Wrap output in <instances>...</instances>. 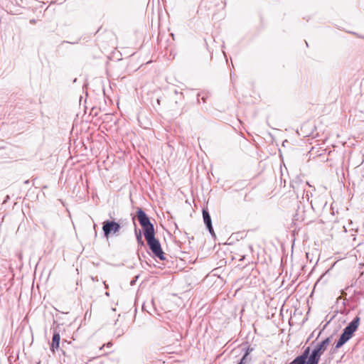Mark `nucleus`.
Wrapping results in <instances>:
<instances>
[{
    "label": "nucleus",
    "instance_id": "obj_1",
    "mask_svg": "<svg viewBox=\"0 0 364 364\" xmlns=\"http://www.w3.org/2000/svg\"><path fill=\"white\" fill-rule=\"evenodd\" d=\"M136 217L143 229L144 235L149 249L155 257H158L161 260H164L166 259L164 253L159 240L155 237L154 227L150 222L149 218L141 208H139L137 210Z\"/></svg>",
    "mask_w": 364,
    "mask_h": 364
},
{
    "label": "nucleus",
    "instance_id": "obj_2",
    "mask_svg": "<svg viewBox=\"0 0 364 364\" xmlns=\"http://www.w3.org/2000/svg\"><path fill=\"white\" fill-rule=\"evenodd\" d=\"M121 228V224L114 220H107L102 223V231L107 239L112 235H119Z\"/></svg>",
    "mask_w": 364,
    "mask_h": 364
},
{
    "label": "nucleus",
    "instance_id": "obj_3",
    "mask_svg": "<svg viewBox=\"0 0 364 364\" xmlns=\"http://www.w3.org/2000/svg\"><path fill=\"white\" fill-rule=\"evenodd\" d=\"M360 318L356 316L348 325L343 329V332L352 337L353 333L357 330L359 324Z\"/></svg>",
    "mask_w": 364,
    "mask_h": 364
},
{
    "label": "nucleus",
    "instance_id": "obj_4",
    "mask_svg": "<svg viewBox=\"0 0 364 364\" xmlns=\"http://www.w3.org/2000/svg\"><path fill=\"white\" fill-rule=\"evenodd\" d=\"M203 218L204 223L208 230L209 232L213 235L215 236V232L213 230V228L212 225V220L210 215L209 214V212L206 209H203Z\"/></svg>",
    "mask_w": 364,
    "mask_h": 364
},
{
    "label": "nucleus",
    "instance_id": "obj_5",
    "mask_svg": "<svg viewBox=\"0 0 364 364\" xmlns=\"http://www.w3.org/2000/svg\"><path fill=\"white\" fill-rule=\"evenodd\" d=\"M60 341V333H59V332L55 331L53 333L52 343L50 345V350L52 352L54 353L55 349H58L59 348Z\"/></svg>",
    "mask_w": 364,
    "mask_h": 364
},
{
    "label": "nucleus",
    "instance_id": "obj_6",
    "mask_svg": "<svg viewBox=\"0 0 364 364\" xmlns=\"http://www.w3.org/2000/svg\"><path fill=\"white\" fill-rule=\"evenodd\" d=\"M321 354L316 351L314 349L311 353L306 364H318Z\"/></svg>",
    "mask_w": 364,
    "mask_h": 364
},
{
    "label": "nucleus",
    "instance_id": "obj_7",
    "mask_svg": "<svg viewBox=\"0 0 364 364\" xmlns=\"http://www.w3.org/2000/svg\"><path fill=\"white\" fill-rule=\"evenodd\" d=\"M330 343V338H327L323 341H321L320 343H318L315 348L314 350L319 353L320 354H323V352L326 350L327 346Z\"/></svg>",
    "mask_w": 364,
    "mask_h": 364
},
{
    "label": "nucleus",
    "instance_id": "obj_8",
    "mask_svg": "<svg viewBox=\"0 0 364 364\" xmlns=\"http://www.w3.org/2000/svg\"><path fill=\"white\" fill-rule=\"evenodd\" d=\"M351 338V336H350L349 335L346 334V333H344L343 331V333H341L338 341H337L336 344V346H335V348H341L343 345H344L350 338Z\"/></svg>",
    "mask_w": 364,
    "mask_h": 364
},
{
    "label": "nucleus",
    "instance_id": "obj_9",
    "mask_svg": "<svg viewBox=\"0 0 364 364\" xmlns=\"http://www.w3.org/2000/svg\"><path fill=\"white\" fill-rule=\"evenodd\" d=\"M310 355V348L307 347L301 355L296 357V359H298L299 361H301L302 363L306 364V360H308L309 357Z\"/></svg>",
    "mask_w": 364,
    "mask_h": 364
},
{
    "label": "nucleus",
    "instance_id": "obj_10",
    "mask_svg": "<svg viewBox=\"0 0 364 364\" xmlns=\"http://www.w3.org/2000/svg\"><path fill=\"white\" fill-rule=\"evenodd\" d=\"M135 234H136V237L138 245L140 246L144 245V242L142 240L141 231L135 229Z\"/></svg>",
    "mask_w": 364,
    "mask_h": 364
},
{
    "label": "nucleus",
    "instance_id": "obj_11",
    "mask_svg": "<svg viewBox=\"0 0 364 364\" xmlns=\"http://www.w3.org/2000/svg\"><path fill=\"white\" fill-rule=\"evenodd\" d=\"M251 360V358L249 357V353L245 352V355L241 358L240 361L237 364H248Z\"/></svg>",
    "mask_w": 364,
    "mask_h": 364
},
{
    "label": "nucleus",
    "instance_id": "obj_12",
    "mask_svg": "<svg viewBox=\"0 0 364 364\" xmlns=\"http://www.w3.org/2000/svg\"><path fill=\"white\" fill-rule=\"evenodd\" d=\"M289 364H304L302 363L301 361H299L298 359H296V358L291 361L290 362Z\"/></svg>",
    "mask_w": 364,
    "mask_h": 364
},
{
    "label": "nucleus",
    "instance_id": "obj_13",
    "mask_svg": "<svg viewBox=\"0 0 364 364\" xmlns=\"http://www.w3.org/2000/svg\"><path fill=\"white\" fill-rule=\"evenodd\" d=\"M252 350H253L252 348H248L247 349L246 352H248V353H249V354H250V352H252Z\"/></svg>",
    "mask_w": 364,
    "mask_h": 364
},
{
    "label": "nucleus",
    "instance_id": "obj_14",
    "mask_svg": "<svg viewBox=\"0 0 364 364\" xmlns=\"http://www.w3.org/2000/svg\"><path fill=\"white\" fill-rule=\"evenodd\" d=\"M106 346H107V347H110V346H112V343L111 342H109V343H107Z\"/></svg>",
    "mask_w": 364,
    "mask_h": 364
},
{
    "label": "nucleus",
    "instance_id": "obj_15",
    "mask_svg": "<svg viewBox=\"0 0 364 364\" xmlns=\"http://www.w3.org/2000/svg\"><path fill=\"white\" fill-rule=\"evenodd\" d=\"M105 295H106V296H109V292H107H107L105 293Z\"/></svg>",
    "mask_w": 364,
    "mask_h": 364
},
{
    "label": "nucleus",
    "instance_id": "obj_16",
    "mask_svg": "<svg viewBox=\"0 0 364 364\" xmlns=\"http://www.w3.org/2000/svg\"><path fill=\"white\" fill-rule=\"evenodd\" d=\"M104 284H105V288H107H107H108V285H107V284H105V282H104Z\"/></svg>",
    "mask_w": 364,
    "mask_h": 364
},
{
    "label": "nucleus",
    "instance_id": "obj_17",
    "mask_svg": "<svg viewBox=\"0 0 364 364\" xmlns=\"http://www.w3.org/2000/svg\"><path fill=\"white\" fill-rule=\"evenodd\" d=\"M134 282V281H132L131 284L133 285Z\"/></svg>",
    "mask_w": 364,
    "mask_h": 364
}]
</instances>
